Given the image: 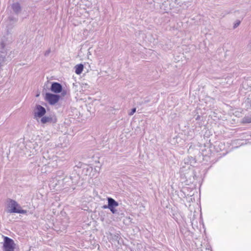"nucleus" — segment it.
<instances>
[{"instance_id":"nucleus-5","label":"nucleus","mask_w":251,"mask_h":251,"mask_svg":"<svg viewBox=\"0 0 251 251\" xmlns=\"http://www.w3.org/2000/svg\"><path fill=\"white\" fill-rule=\"evenodd\" d=\"M46 109L40 105H37L34 111V116L36 117L41 118L46 113Z\"/></svg>"},{"instance_id":"nucleus-12","label":"nucleus","mask_w":251,"mask_h":251,"mask_svg":"<svg viewBox=\"0 0 251 251\" xmlns=\"http://www.w3.org/2000/svg\"><path fill=\"white\" fill-rule=\"evenodd\" d=\"M243 122L244 123H251V114L246 116L243 119Z\"/></svg>"},{"instance_id":"nucleus-17","label":"nucleus","mask_w":251,"mask_h":251,"mask_svg":"<svg viewBox=\"0 0 251 251\" xmlns=\"http://www.w3.org/2000/svg\"><path fill=\"white\" fill-rule=\"evenodd\" d=\"M108 205H104L103 206H102V208L103 209H109V207H108Z\"/></svg>"},{"instance_id":"nucleus-7","label":"nucleus","mask_w":251,"mask_h":251,"mask_svg":"<svg viewBox=\"0 0 251 251\" xmlns=\"http://www.w3.org/2000/svg\"><path fill=\"white\" fill-rule=\"evenodd\" d=\"M183 162L185 164L189 165L188 169H190V166H194L196 165V160L193 157L188 156L184 159Z\"/></svg>"},{"instance_id":"nucleus-1","label":"nucleus","mask_w":251,"mask_h":251,"mask_svg":"<svg viewBox=\"0 0 251 251\" xmlns=\"http://www.w3.org/2000/svg\"><path fill=\"white\" fill-rule=\"evenodd\" d=\"M7 209L8 213H16L25 214L27 213L26 210L21 209L20 205L15 200L9 199L7 200Z\"/></svg>"},{"instance_id":"nucleus-10","label":"nucleus","mask_w":251,"mask_h":251,"mask_svg":"<svg viewBox=\"0 0 251 251\" xmlns=\"http://www.w3.org/2000/svg\"><path fill=\"white\" fill-rule=\"evenodd\" d=\"M13 10L16 13L20 12L21 8L19 3H14L12 5Z\"/></svg>"},{"instance_id":"nucleus-2","label":"nucleus","mask_w":251,"mask_h":251,"mask_svg":"<svg viewBox=\"0 0 251 251\" xmlns=\"http://www.w3.org/2000/svg\"><path fill=\"white\" fill-rule=\"evenodd\" d=\"M15 246V244L13 240L7 236L4 237L3 244V251H14Z\"/></svg>"},{"instance_id":"nucleus-11","label":"nucleus","mask_w":251,"mask_h":251,"mask_svg":"<svg viewBox=\"0 0 251 251\" xmlns=\"http://www.w3.org/2000/svg\"><path fill=\"white\" fill-rule=\"evenodd\" d=\"M51 121V118L49 117H42V118L41 119V122L43 124H46L48 122H50Z\"/></svg>"},{"instance_id":"nucleus-18","label":"nucleus","mask_w":251,"mask_h":251,"mask_svg":"<svg viewBox=\"0 0 251 251\" xmlns=\"http://www.w3.org/2000/svg\"><path fill=\"white\" fill-rule=\"evenodd\" d=\"M1 45L2 47L3 48V47H4L3 44L1 43Z\"/></svg>"},{"instance_id":"nucleus-3","label":"nucleus","mask_w":251,"mask_h":251,"mask_svg":"<svg viewBox=\"0 0 251 251\" xmlns=\"http://www.w3.org/2000/svg\"><path fill=\"white\" fill-rule=\"evenodd\" d=\"M60 99V96L50 93H47L45 96V100L50 104L53 105L57 103Z\"/></svg>"},{"instance_id":"nucleus-4","label":"nucleus","mask_w":251,"mask_h":251,"mask_svg":"<svg viewBox=\"0 0 251 251\" xmlns=\"http://www.w3.org/2000/svg\"><path fill=\"white\" fill-rule=\"evenodd\" d=\"M108 206L109 207V210L113 214L117 213V210L115 207L119 205V203L114 199L112 198H107Z\"/></svg>"},{"instance_id":"nucleus-13","label":"nucleus","mask_w":251,"mask_h":251,"mask_svg":"<svg viewBox=\"0 0 251 251\" xmlns=\"http://www.w3.org/2000/svg\"><path fill=\"white\" fill-rule=\"evenodd\" d=\"M240 21L239 20H237L235 23L234 24V25H233V28H236V27H237L240 24Z\"/></svg>"},{"instance_id":"nucleus-16","label":"nucleus","mask_w":251,"mask_h":251,"mask_svg":"<svg viewBox=\"0 0 251 251\" xmlns=\"http://www.w3.org/2000/svg\"><path fill=\"white\" fill-rule=\"evenodd\" d=\"M50 50H47L45 52V55H46V56L48 55H49V54L50 53Z\"/></svg>"},{"instance_id":"nucleus-15","label":"nucleus","mask_w":251,"mask_h":251,"mask_svg":"<svg viewBox=\"0 0 251 251\" xmlns=\"http://www.w3.org/2000/svg\"><path fill=\"white\" fill-rule=\"evenodd\" d=\"M136 109L135 108H133L131 109V112L129 113V115L131 116L133 115V114L136 112Z\"/></svg>"},{"instance_id":"nucleus-6","label":"nucleus","mask_w":251,"mask_h":251,"mask_svg":"<svg viewBox=\"0 0 251 251\" xmlns=\"http://www.w3.org/2000/svg\"><path fill=\"white\" fill-rule=\"evenodd\" d=\"M50 90L55 93H59L62 90V86L61 84L58 82H53L51 83Z\"/></svg>"},{"instance_id":"nucleus-14","label":"nucleus","mask_w":251,"mask_h":251,"mask_svg":"<svg viewBox=\"0 0 251 251\" xmlns=\"http://www.w3.org/2000/svg\"><path fill=\"white\" fill-rule=\"evenodd\" d=\"M147 1L150 3H151L152 1L155 2H156V3H160V0H147Z\"/></svg>"},{"instance_id":"nucleus-8","label":"nucleus","mask_w":251,"mask_h":251,"mask_svg":"<svg viewBox=\"0 0 251 251\" xmlns=\"http://www.w3.org/2000/svg\"><path fill=\"white\" fill-rule=\"evenodd\" d=\"M162 2L160 5V8L164 12H167L170 9V3L169 0H160Z\"/></svg>"},{"instance_id":"nucleus-9","label":"nucleus","mask_w":251,"mask_h":251,"mask_svg":"<svg viewBox=\"0 0 251 251\" xmlns=\"http://www.w3.org/2000/svg\"><path fill=\"white\" fill-rule=\"evenodd\" d=\"M83 70V65L82 64L76 65L75 66V73L77 74H80Z\"/></svg>"}]
</instances>
